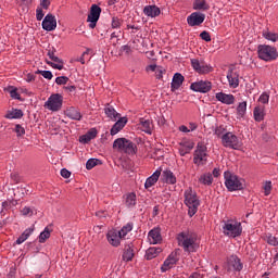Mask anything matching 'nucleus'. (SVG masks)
I'll return each mask as SVG.
<instances>
[{
    "label": "nucleus",
    "instance_id": "obj_1",
    "mask_svg": "<svg viewBox=\"0 0 278 278\" xmlns=\"http://www.w3.org/2000/svg\"><path fill=\"white\" fill-rule=\"evenodd\" d=\"M197 232L192 230H185L177 236L178 245L184 249L185 253H197L199 249V243Z\"/></svg>",
    "mask_w": 278,
    "mask_h": 278
},
{
    "label": "nucleus",
    "instance_id": "obj_2",
    "mask_svg": "<svg viewBox=\"0 0 278 278\" xmlns=\"http://www.w3.org/2000/svg\"><path fill=\"white\" fill-rule=\"evenodd\" d=\"M185 197V205L189 207V216L192 217L197 212L199 211V205H201V201L199 200V197L197 195V192L192 190V188H189L184 193Z\"/></svg>",
    "mask_w": 278,
    "mask_h": 278
},
{
    "label": "nucleus",
    "instance_id": "obj_3",
    "mask_svg": "<svg viewBox=\"0 0 278 278\" xmlns=\"http://www.w3.org/2000/svg\"><path fill=\"white\" fill-rule=\"evenodd\" d=\"M224 179L225 186L229 192H236V190H242V188H244V180L231 172H225Z\"/></svg>",
    "mask_w": 278,
    "mask_h": 278
},
{
    "label": "nucleus",
    "instance_id": "obj_4",
    "mask_svg": "<svg viewBox=\"0 0 278 278\" xmlns=\"http://www.w3.org/2000/svg\"><path fill=\"white\" fill-rule=\"evenodd\" d=\"M257 55L264 62H273L278 58L277 48L268 45H260L257 47Z\"/></svg>",
    "mask_w": 278,
    "mask_h": 278
},
{
    "label": "nucleus",
    "instance_id": "obj_5",
    "mask_svg": "<svg viewBox=\"0 0 278 278\" xmlns=\"http://www.w3.org/2000/svg\"><path fill=\"white\" fill-rule=\"evenodd\" d=\"M113 149H116L121 153H127L128 155H134V153H136V144L127 138L115 139L113 142Z\"/></svg>",
    "mask_w": 278,
    "mask_h": 278
},
{
    "label": "nucleus",
    "instance_id": "obj_6",
    "mask_svg": "<svg viewBox=\"0 0 278 278\" xmlns=\"http://www.w3.org/2000/svg\"><path fill=\"white\" fill-rule=\"evenodd\" d=\"M224 236H228V238H238L242 233V224L236 220H227L223 226Z\"/></svg>",
    "mask_w": 278,
    "mask_h": 278
},
{
    "label": "nucleus",
    "instance_id": "obj_7",
    "mask_svg": "<svg viewBox=\"0 0 278 278\" xmlns=\"http://www.w3.org/2000/svg\"><path fill=\"white\" fill-rule=\"evenodd\" d=\"M222 144L226 147V149L238 151L242 147V141H240V138H238L236 134L228 131L222 136Z\"/></svg>",
    "mask_w": 278,
    "mask_h": 278
},
{
    "label": "nucleus",
    "instance_id": "obj_8",
    "mask_svg": "<svg viewBox=\"0 0 278 278\" xmlns=\"http://www.w3.org/2000/svg\"><path fill=\"white\" fill-rule=\"evenodd\" d=\"M193 164L195 166H205L207 164V147L203 143H198L193 153Z\"/></svg>",
    "mask_w": 278,
    "mask_h": 278
},
{
    "label": "nucleus",
    "instance_id": "obj_9",
    "mask_svg": "<svg viewBox=\"0 0 278 278\" xmlns=\"http://www.w3.org/2000/svg\"><path fill=\"white\" fill-rule=\"evenodd\" d=\"M64 101V98L60 93H53L51 94L47 102L45 103V108L47 110H50L51 112H60L62 110V103Z\"/></svg>",
    "mask_w": 278,
    "mask_h": 278
},
{
    "label": "nucleus",
    "instance_id": "obj_10",
    "mask_svg": "<svg viewBox=\"0 0 278 278\" xmlns=\"http://www.w3.org/2000/svg\"><path fill=\"white\" fill-rule=\"evenodd\" d=\"M191 66L195 73H199V75H207V73H212V71H214L210 64L199 59H191Z\"/></svg>",
    "mask_w": 278,
    "mask_h": 278
},
{
    "label": "nucleus",
    "instance_id": "obj_11",
    "mask_svg": "<svg viewBox=\"0 0 278 278\" xmlns=\"http://www.w3.org/2000/svg\"><path fill=\"white\" fill-rule=\"evenodd\" d=\"M100 17H101V7L97 4H92L87 17V23H89L90 29H94V27H97V23H99Z\"/></svg>",
    "mask_w": 278,
    "mask_h": 278
},
{
    "label": "nucleus",
    "instance_id": "obj_12",
    "mask_svg": "<svg viewBox=\"0 0 278 278\" xmlns=\"http://www.w3.org/2000/svg\"><path fill=\"white\" fill-rule=\"evenodd\" d=\"M242 268H243L242 262L238 256L231 255L228 258L227 266H226L227 273H233V270L237 273H240Z\"/></svg>",
    "mask_w": 278,
    "mask_h": 278
},
{
    "label": "nucleus",
    "instance_id": "obj_13",
    "mask_svg": "<svg viewBox=\"0 0 278 278\" xmlns=\"http://www.w3.org/2000/svg\"><path fill=\"white\" fill-rule=\"evenodd\" d=\"M191 90L193 92H210L212 90V83L208 80H198L195 83H192L190 85Z\"/></svg>",
    "mask_w": 278,
    "mask_h": 278
},
{
    "label": "nucleus",
    "instance_id": "obj_14",
    "mask_svg": "<svg viewBox=\"0 0 278 278\" xmlns=\"http://www.w3.org/2000/svg\"><path fill=\"white\" fill-rule=\"evenodd\" d=\"M205 21V14L193 12L187 17V23L190 27H199Z\"/></svg>",
    "mask_w": 278,
    "mask_h": 278
},
{
    "label": "nucleus",
    "instance_id": "obj_15",
    "mask_svg": "<svg viewBox=\"0 0 278 278\" xmlns=\"http://www.w3.org/2000/svg\"><path fill=\"white\" fill-rule=\"evenodd\" d=\"M58 27V20L53 16V14H47L42 21V29L45 31H54Z\"/></svg>",
    "mask_w": 278,
    "mask_h": 278
},
{
    "label": "nucleus",
    "instance_id": "obj_16",
    "mask_svg": "<svg viewBox=\"0 0 278 278\" xmlns=\"http://www.w3.org/2000/svg\"><path fill=\"white\" fill-rule=\"evenodd\" d=\"M178 262L179 257L177 256V252H173L164 261L163 265L161 266V270L166 273L167 270H170V268H173Z\"/></svg>",
    "mask_w": 278,
    "mask_h": 278
},
{
    "label": "nucleus",
    "instance_id": "obj_17",
    "mask_svg": "<svg viewBox=\"0 0 278 278\" xmlns=\"http://www.w3.org/2000/svg\"><path fill=\"white\" fill-rule=\"evenodd\" d=\"M48 56L52 61H47V64H49V66H52V68H56V71H62L64 68V62L62 61V59L55 56V51H48Z\"/></svg>",
    "mask_w": 278,
    "mask_h": 278
},
{
    "label": "nucleus",
    "instance_id": "obj_18",
    "mask_svg": "<svg viewBox=\"0 0 278 278\" xmlns=\"http://www.w3.org/2000/svg\"><path fill=\"white\" fill-rule=\"evenodd\" d=\"M179 154L181 155V157H184L185 155H188V153H190L191 150L194 149V142L188 139H184L182 141L179 142Z\"/></svg>",
    "mask_w": 278,
    "mask_h": 278
},
{
    "label": "nucleus",
    "instance_id": "obj_19",
    "mask_svg": "<svg viewBox=\"0 0 278 278\" xmlns=\"http://www.w3.org/2000/svg\"><path fill=\"white\" fill-rule=\"evenodd\" d=\"M215 98L225 105H233V103H236V97L231 93L217 92Z\"/></svg>",
    "mask_w": 278,
    "mask_h": 278
},
{
    "label": "nucleus",
    "instance_id": "obj_20",
    "mask_svg": "<svg viewBox=\"0 0 278 278\" xmlns=\"http://www.w3.org/2000/svg\"><path fill=\"white\" fill-rule=\"evenodd\" d=\"M108 242L111 243L112 247H121V240L123 237L116 230H111L106 235Z\"/></svg>",
    "mask_w": 278,
    "mask_h": 278
},
{
    "label": "nucleus",
    "instance_id": "obj_21",
    "mask_svg": "<svg viewBox=\"0 0 278 278\" xmlns=\"http://www.w3.org/2000/svg\"><path fill=\"white\" fill-rule=\"evenodd\" d=\"M125 125H127V117H119V119L111 128V136H116V134L123 131V129H125Z\"/></svg>",
    "mask_w": 278,
    "mask_h": 278
},
{
    "label": "nucleus",
    "instance_id": "obj_22",
    "mask_svg": "<svg viewBox=\"0 0 278 278\" xmlns=\"http://www.w3.org/2000/svg\"><path fill=\"white\" fill-rule=\"evenodd\" d=\"M148 239L150 244H160V242H162V233L160 231V228H154L150 230Z\"/></svg>",
    "mask_w": 278,
    "mask_h": 278
},
{
    "label": "nucleus",
    "instance_id": "obj_23",
    "mask_svg": "<svg viewBox=\"0 0 278 278\" xmlns=\"http://www.w3.org/2000/svg\"><path fill=\"white\" fill-rule=\"evenodd\" d=\"M143 14L146 16H149L150 18H155L156 16H160V14H162V11L157 5H146L143 8Z\"/></svg>",
    "mask_w": 278,
    "mask_h": 278
},
{
    "label": "nucleus",
    "instance_id": "obj_24",
    "mask_svg": "<svg viewBox=\"0 0 278 278\" xmlns=\"http://www.w3.org/2000/svg\"><path fill=\"white\" fill-rule=\"evenodd\" d=\"M161 177L165 184H169L170 186H175V184H177V177L170 169L163 170Z\"/></svg>",
    "mask_w": 278,
    "mask_h": 278
},
{
    "label": "nucleus",
    "instance_id": "obj_25",
    "mask_svg": "<svg viewBox=\"0 0 278 278\" xmlns=\"http://www.w3.org/2000/svg\"><path fill=\"white\" fill-rule=\"evenodd\" d=\"M162 175V169H156L149 178H147L144 188L149 190V188H153L154 184H157L160 176Z\"/></svg>",
    "mask_w": 278,
    "mask_h": 278
},
{
    "label": "nucleus",
    "instance_id": "obj_26",
    "mask_svg": "<svg viewBox=\"0 0 278 278\" xmlns=\"http://www.w3.org/2000/svg\"><path fill=\"white\" fill-rule=\"evenodd\" d=\"M135 252H134V243H128L124 247V253H123V260L124 262H131V260H134L135 256Z\"/></svg>",
    "mask_w": 278,
    "mask_h": 278
},
{
    "label": "nucleus",
    "instance_id": "obj_27",
    "mask_svg": "<svg viewBox=\"0 0 278 278\" xmlns=\"http://www.w3.org/2000/svg\"><path fill=\"white\" fill-rule=\"evenodd\" d=\"M184 75H181L180 73H176L173 77L172 84H170V88H172V92H175V90H179V88H181V85L184 84Z\"/></svg>",
    "mask_w": 278,
    "mask_h": 278
},
{
    "label": "nucleus",
    "instance_id": "obj_28",
    "mask_svg": "<svg viewBox=\"0 0 278 278\" xmlns=\"http://www.w3.org/2000/svg\"><path fill=\"white\" fill-rule=\"evenodd\" d=\"M238 77V73L232 71L228 72L227 79L230 88H238V86H240V79Z\"/></svg>",
    "mask_w": 278,
    "mask_h": 278
},
{
    "label": "nucleus",
    "instance_id": "obj_29",
    "mask_svg": "<svg viewBox=\"0 0 278 278\" xmlns=\"http://www.w3.org/2000/svg\"><path fill=\"white\" fill-rule=\"evenodd\" d=\"M160 253H162V248L152 247L146 251L144 257H146V260H154V257H157V255H160Z\"/></svg>",
    "mask_w": 278,
    "mask_h": 278
},
{
    "label": "nucleus",
    "instance_id": "obj_30",
    "mask_svg": "<svg viewBox=\"0 0 278 278\" xmlns=\"http://www.w3.org/2000/svg\"><path fill=\"white\" fill-rule=\"evenodd\" d=\"M35 229H36V227H34V226L25 229L24 232L15 241V244H23V242H25V240H28L29 236H31V233H34Z\"/></svg>",
    "mask_w": 278,
    "mask_h": 278
},
{
    "label": "nucleus",
    "instance_id": "obj_31",
    "mask_svg": "<svg viewBox=\"0 0 278 278\" xmlns=\"http://www.w3.org/2000/svg\"><path fill=\"white\" fill-rule=\"evenodd\" d=\"M265 108L262 105L255 106L254 111H253V116H254V121H256V123H262V121H264V113Z\"/></svg>",
    "mask_w": 278,
    "mask_h": 278
},
{
    "label": "nucleus",
    "instance_id": "obj_32",
    "mask_svg": "<svg viewBox=\"0 0 278 278\" xmlns=\"http://www.w3.org/2000/svg\"><path fill=\"white\" fill-rule=\"evenodd\" d=\"M104 114H106L108 118H110L111 121H116L118 116H121V114H118V112H116V110L112 105H108L106 108H104Z\"/></svg>",
    "mask_w": 278,
    "mask_h": 278
},
{
    "label": "nucleus",
    "instance_id": "obj_33",
    "mask_svg": "<svg viewBox=\"0 0 278 278\" xmlns=\"http://www.w3.org/2000/svg\"><path fill=\"white\" fill-rule=\"evenodd\" d=\"M139 126L141 127L142 131L146 134H151L153 126L150 119L140 118L139 119Z\"/></svg>",
    "mask_w": 278,
    "mask_h": 278
},
{
    "label": "nucleus",
    "instance_id": "obj_34",
    "mask_svg": "<svg viewBox=\"0 0 278 278\" xmlns=\"http://www.w3.org/2000/svg\"><path fill=\"white\" fill-rule=\"evenodd\" d=\"M4 118L14 119V118H23V111L18 109H12L8 111L4 115Z\"/></svg>",
    "mask_w": 278,
    "mask_h": 278
},
{
    "label": "nucleus",
    "instance_id": "obj_35",
    "mask_svg": "<svg viewBox=\"0 0 278 278\" xmlns=\"http://www.w3.org/2000/svg\"><path fill=\"white\" fill-rule=\"evenodd\" d=\"M66 114H67L68 118H72V121H81V113L79 112V110H77L75 108H70L66 111Z\"/></svg>",
    "mask_w": 278,
    "mask_h": 278
},
{
    "label": "nucleus",
    "instance_id": "obj_36",
    "mask_svg": "<svg viewBox=\"0 0 278 278\" xmlns=\"http://www.w3.org/2000/svg\"><path fill=\"white\" fill-rule=\"evenodd\" d=\"M199 181L203 185V186H212V184L214 182V177H212V174L206 173V174H202L199 178Z\"/></svg>",
    "mask_w": 278,
    "mask_h": 278
},
{
    "label": "nucleus",
    "instance_id": "obj_37",
    "mask_svg": "<svg viewBox=\"0 0 278 278\" xmlns=\"http://www.w3.org/2000/svg\"><path fill=\"white\" fill-rule=\"evenodd\" d=\"M247 115V101L240 102L237 106V118H244Z\"/></svg>",
    "mask_w": 278,
    "mask_h": 278
},
{
    "label": "nucleus",
    "instance_id": "obj_38",
    "mask_svg": "<svg viewBox=\"0 0 278 278\" xmlns=\"http://www.w3.org/2000/svg\"><path fill=\"white\" fill-rule=\"evenodd\" d=\"M136 203H137L136 193L132 192L125 195L126 207H135Z\"/></svg>",
    "mask_w": 278,
    "mask_h": 278
},
{
    "label": "nucleus",
    "instance_id": "obj_39",
    "mask_svg": "<svg viewBox=\"0 0 278 278\" xmlns=\"http://www.w3.org/2000/svg\"><path fill=\"white\" fill-rule=\"evenodd\" d=\"M193 10H210V4L205 0H194Z\"/></svg>",
    "mask_w": 278,
    "mask_h": 278
},
{
    "label": "nucleus",
    "instance_id": "obj_40",
    "mask_svg": "<svg viewBox=\"0 0 278 278\" xmlns=\"http://www.w3.org/2000/svg\"><path fill=\"white\" fill-rule=\"evenodd\" d=\"M262 35L265 40H270L271 42H277L278 40V34L271 33L268 29L263 30Z\"/></svg>",
    "mask_w": 278,
    "mask_h": 278
},
{
    "label": "nucleus",
    "instance_id": "obj_41",
    "mask_svg": "<svg viewBox=\"0 0 278 278\" xmlns=\"http://www.w3.org/2000/svg\"><path fill=\"white\" fill-rule=\"evenodd\" d=\"M134 229V223H128L125 226L122 227L121 230L117 231V233L122 237L125 238L129 231H132Z\"/></svg>",
    "mask_w": 278,
    "mask_h": 278
},
{
    "label": "nucleus",
    "instance_id": "obj_42",
    "mask_svg": "<svg viewBox=\"0 0 278 278\" xmlns=\"http://www.w3.org/2000/svg\"><path fill=\"white\" fill-rule=\"evenodd\" d=\"M4 90L5 92H9L11 99H17L20 101L21 93H18V89H16V87L10 86Z\"/></svg>",
    "mask_w": 278,
    "mask_h": 278
},
{
    "label": "nucleus",
    "instance_id": "obj_43",
    "mask_svg": "<svg viewBox=\"0 0 278 278\" xmlns=\"http://www.w3.org/2000/svg\"><path fill=\"white\" fill-rule=\"evenodd\" d=\"M51 238V231H49V228H45V230L39 235V242L42 244L47 242Z\"/></svg>",
    "mask_w": 278,
    "mask_h": 278
},
{
    "label": "nucleus",
    "instance_id": "obj_44",
    "mask_svg": "<svg viewBox=\"0 0 278 278\" xmlns=\"http://www.w3.org/2000/svg\"><path fill=\"white\" fill-rule=\"evenodd\" d=\"M101 161L99 159H89L86 163L87 170H92Z\"/></svg>",
    "mask_w": 278,
    "mask_h": 278
},
{
    "label": "nucleus",
    "instance_id": "obj_45",
    "mask_svg": "<svg viewBox=\"0 0 278 278\" xmlns=\"http://www.w3.org/2000/svg\"><path fill=\"white\" fill-rule=\"evenodd\" d=\"M55 84H58V86H66V84H68V77L59 76L55 78Z\"/></svg>",
    "mask_w": 278,
    "mask_h": 278
},
{
    "label": "nucleus",
    "instance_id": "obj_46",
    "mask_svg": "<svg viewBox=\"0 0 278 278\" xmlns=\"http://www.w3.org/2000/svg\"><path fill=\"white\" fill-rule=\"evenodd\" d=\"M267 244H270L271 247H278V239L277 237H274L273 235H269L266 237Z\"/></svg>",
    "mask_w": 278,
    "mask_h": 278
},
{
    "label": "nucleus",
    "instance_id": "obj_47",
    "mask_svg": "<svg viewBox=\"0 0 278 278\" xmlns=\"http://www.w3.org/2000/svg\"><path fill=\"white\" fill-rule=\"evenodd\" d=\"M260 103H263V105L268 104V101H270V96L266 92L262 93L258 98Z\"/></svg>",
    "mask_w": 278,
    "mask_h": 278
},
{
    "label": "nucleus",
    "instance_id": "obj_48",
    "mask_svg": "<svg viewBox=\"0 0 278 278\" xmlns=\"http://www.w3.org/2000/svg\"><path fill=\"white\" fill-rule=\"evenodd\" d=\"M38 75H42V77H45V79H53V73H51V71H37Z\"/></svg>",
    "mask_w": 278,
    "mask_h": 278
},
{
    "label": "nucleus",
    "instance_id": "obj_49",
    "mask_svg": "<svg viewBox=\"0 0 278 278\" xmlns=\"http://www.w3.org/2000/svg\"><path fill=\"white\" fill-rule=\"evenodd\" d=\"M263 190H264L265 197H268V194H270V190H273V182L266 181L263 187Z\"/></svg>",
    "mask_w": 278,
    "mask_h": 278
},
{
    "label": "nucleus",
    "instance_id": "obj_50",
    "mask_svg": "<svg viewBox=\"0 0 278 278\" xmlns=\"http://www.w3.org/2000/svg\"><path fill=\"white\" fill-rule=\"evenodd\" d=\"M15 134H17V137L21 138V136H25V128L21 126L20 124L15 125L14 129Z\"/></svg>",
    "mask_w": 278,
    "mask_h": 278
},
{
    "label": "nucleus",
    "instance_id": "obj_51",
    "mask_svg": "<svg viewBox=\"0 0 278 278\" xmlns=\"http://www.w3.org/2000/svg\"><path fill=\"white\" fill-rule=\"evenodd\" d=\"M200 38L205 42H212V36L206 30L200 34Z\"/></svg>",
    "mask_w": 278,
    "mask_h": 278
},
{
    "label": "nucleus",
    "instance_id": "obj_52",
    "mask_svg": "<svg viewBox=\"0 0 278 278\" xmlns=\"http://www.w3.org/2000/svg\"><path fill=\"white\" fill-rule=\"evenodd\" d=\"M154 73L156 79H162L164 73H166V70H164L162 66H159Z\"/></svg>",
    "mask_w": 278,
    "mask_h": 278
},
{
    "label": "nucleus",
    "instance_id": "obj_53",
    "mask_svg": "<svg viewBox=\"0 0 278 278\" xmlns=\"http://www.w3.org/2000/svg\"><path fill=\"white\" fill-rule=\"evenodd\" d=\"M228 131H226L225 130V128H223V127H217L216 129H215V136L217 137V138H222L223 139V136H225V134H227Z\"/></svg>",
    "mask_w": 278,
    "mask_h": 278
},
{
    "label": "nucleus",
    "instance_id": "obj_54",
    "mask_svg": "<svg viewBox=\"0 0 278 278\" xmlns=\"http://www.w3.org/2000/svg\"><path fill=\"white\" fill-rule=\"evenodd\" d=\"M122 23H123V21H121V18H118V17L112 18V27L114 29H118V27H121Z\"/></svg>",
    "mask_w": 278,
    "mask_h": 278
},
{
    "label": "nucleus",
    "instance_id": "obj_55",
    "mask_svg": "<svg viewBox=\"0 0 278 278\" xmlns=\"http://www.w3.org/2000/svg\"><path fill=\"white\" fill-rule=\"evenodd\" d=\"M90 49H87L81 56L77 60V62H80V64H86V56L89 55Z\"/></svg>",
    "mask_w": 278,
    "mask_h": 278
},
{
    "label": "nucleus",
    "instance_id": "obj_56",
    "mask_svg": "<svg viewBox=\"0 0 278 278\" xmlns=\"http://www.w3.org/2000/svg\"><path fill=\"white\" fill-rule=\"evenodd\" d=\"M36 18L37 21H42V18H45V12L42 11L41 8H38L36 10Z\"/></svg>",
    "mask_w": 278,
    "mask_h": 278
},
{
    "label": "nucleus",
    "instance_id": "obj_57",
    "mask_svg": "<svg viewBox=\"0 0 278 278\" xmlns=\"http://www.w3.org/2000/svg\"><path fill=\"white\" fill-rule=\"evenodd\" d=\"M90 137L86 134V135H83L80 138H79V141L83 142L84 144H88V142H90Z\"/></svg>",
    "mask_w": 278,
    "mask_h": 278
},
{
    "label": "nucleus",
    "instance_id": "obj_58",
    "mask_svg": "<svg viewBox=\"0 0 278 278\" xmlns=\"http://www.w3.org/2000/svg\"><path fill=\"white\" fill-rule=\"evenodd\" d=\"M40 5H41L45 10H49V7L51 5V0H41Z\"/></svg>",
    "mask_w": 278,
    "mask_h": 278
},
{
    "label": "nucleus",
    "instance_id": "obj_59",
    "mask_svg": "<svg viewBox=\"0 0 278 278\" xmlns=\"http://www.w3.org/2000/svg\"><path fill=\"white\" fill-rule=\"evenodd\" d=\"M97 130L94 128L90 129L87 135L91 140H94V137L97 136Z\"/></svg>",
    "mask_w": 278,
    "mask_h": 278
},
{
    "label": "nucleus",
    "instance_id": "obj_60",
    "mask_svg": "<svg viewBox=\"0 0 278 278\" xmlns=\"http://www.w3.org/2000/svg\"><path fill=\"white\" fill-rule=\"evenodd\" d=\"M61 176H63L64 179H68V177H71V173L68 172V169L63 168L61 169Z\"/></svg>",
    "mask_w": 278,
    "mask_h": 278
},
{
    "label": "nucleus",
    "instance_id": "obj_61",
    "mask_svg": "<svg viewBox=\"0 0 278 278\" xmlns=\"http://www.w3.org/2000/svg\"><path fill=\"white\" fill-rule=\"evenodd\" d=\"M22 214H23L24 216H29V215H31V208L25 206V207L22 210Z\"/></svg>",
    "mask_w": 278,
    "mask_h": 278
},
{
    "label": "nucleus",
    "instance_id": "obj_62",
    "mask_svg": "<svg viewBox=\"0 0 278 278\" xmlns=\"http://www.w3.org/2000/svg\"><path fill=\"white\" fill-rule=\"evenodd\" d=\"M157 65H149L147 66L146 71L149 73V71H151L152 73H155V71H157Z\"/></svg>",
    "mask_w": 278,
    "mask_h": 278
},
{
    "label": "nucleus",
    "instance_id": "obj_63",
    "mask_svg": "<svg viewBox=\"0 0 278 278\" xmlns=\"http://www.w3.org/2000/svg\"><path fill=\"white\" fill-rule=\"evenodd\" d=\"M65 90H67L68 92H75V90H77V87H75V85H70L64 87Z\"/></svg>",
    "mask_w": 278,
    "mask_h": 278
},
{
    "label": "nucleus",
    "instance_id": "obj_64",
    "mask_svg": "<svg viewBox=\"0 0 278 278\" xmlns=\"http://www.w3.org/2000/svg\"><path fill=\"white\" fill-rule=\"evenodd\" d=\"M179 131H182L184 134H190L189 128L187 126H184V125L179 127Z\"/></svg>",
    "mask_w": 278,
    "mask_h": 278
}]
</instances>
